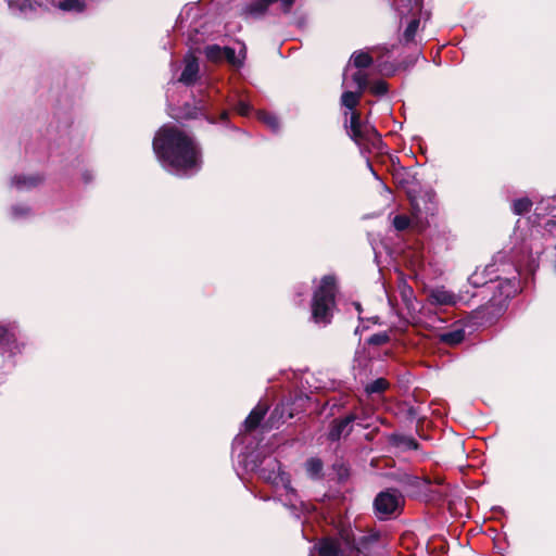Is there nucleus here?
<instances>
[{
  "mask_svg": "<svg viewBox=\"0 0 556 556\" xmlns=\"http://www.w3.org/2000/svg\"><path fill=\"white\" fill-rule=\"evenodd\" d=\"M152 146L162 167L170 174L190 177L202 167L199 143L176 126H162L156 131Z\"/></svg>",
  "mask_w": 556,
  "mask_h": 556,
  "instance_id": "nucleus-1",
  "label": "nucleus"
},
{
  "mask_svg": "<svg viewBox=\"0 0 556 556\" xmlns=\"http://www.w3.org/2000/svg\"><path fill=\"white\" fill-rule=\"evenodd\" d=\"M237 462L245 471H257L261 479L273 485L276 491L283 490L286 498L281 501L286 507L296 510L298 494L291 486L290 476L281 470L277 458L267 456L261 458L260 453L240 452Z\"/></svg>",
  "mask_w": 556,
  "mask_h": 556,
  "instance_id": "nucleus-2",
  "label": "nucleus"
},
{
  "mask_svg": "<svg viewBox=\"0 0 556 556\" xmlns=\"http://www.w3.org/2000/svg\"><path fill=\"white\" fill-rule=\"evenodd\" d=\"M362 91H351L346 90L341 96V104L349 111H351L350 114V122L348 124V121H345V127L348 129V134L351 137V139L359 147V148H377L378 144L381 143L380 137L377 132V130L369 126L364 125L361 123L359 114L355 111H353L362 97Z\"/></svg>",
  "mask_w": 556,
  "mask_h": 556,
  "instance_id": "nucleus-3",
  "label": "nucleus"
},
{
  "mask_svg": "<svg viewBox=\"0 0 556 556\" xmlns=\"http://www.w3.org/2000/svg\"><path fill=\"white\" fill-rule=\"evenodd\" d=\"M337 285L334 276L327 275L320 280L312 301V318L321 326L331 323L332 312L336 306Z\"/></svg>",
  "mask_w": 556,
  "mask_h": 556,
  "instance_id": "nucleus-4",
  "label": "nucleus"
},
{
  "mask_svg": "<svg viewBox=\"0 0 556 556\" xmlns=\"http://www.w3.org/2000/svg\"><path fill=\"white\" fill-rule=\"evenodd\" d=\"M350 540H353V528L344 527L337 535L321 539L316 549L319 556H353Z\"/></svg>",
  "mask_w": 556,
  "mask_h": 556,
  "instance_id": "nucleus-5",
  "label": "nucleus"
},
{
  "mask_svg": "<svg viewBox=\"0 0 556 556\" xmlns=\"http://www.w3.org/2000/svg\"><path fill=\"white\" fill-rule=\"evenodd\" d=\"M20 324L14 319L0 320V355L13 357L22 353L24 343L18 341Z\"/></svg>",
  "mask_w": 556,
  "mask_h": 556,
  "instance_id": "nucleus-6",
  "label": "nucleus"
},
{
  "mask_svg": "<svg viewBox=\"0 0 556 556\" xmlns=\"http://www.w3.org/2000/svg\"><path fill=\"white\" fill-rule=\"evenodd\" d=\"M497 271L498 269L496 264H488L481 270L477 268L475 273L469 276L468 282L475 288H480L489 282L500 281L497 288L500 289L501 294L509 298L515 292V283L509 279L502 281Z\"/></svg>",
  "mask_w": 556,
  "mask_h": 556,
  "instance_id": "nucleus-7",
  "label": "nucleus"
},
{
  "mask_svg": "<svg viewBox=\"0 0 556 556\" xmlns=\"http://www.w3.org/2000/svg\"><path fill=\"white\" fill-rule=\"evenodd\" d=\"M381 533L377 530L361 531L353 529V540L351 541V548L353 556H369L374 548L380 542Z\"/></svg>",
  "mask_w": 556,
  "mask_h": 556,
  "instance_id": "nucleus-8",
  "label": "nucleus"
},
{
  "mask_svg": "<svg viewBox=\"0 0 556 556\" xmlns=\"http://www.w3.org/2000/svg\"><path fill=\"white\" fill-rule=\"evenodd\" d=\"M400 502L401 495L396 490L389 489L380 492L374 501L376 515L380 519L387 518L397 509Z\"/></svg>",
  "mask_w": 556,
  "mask_h": 556,
  "instance_id": "nucleus-9",
  "label": "nucleus"
},
{
  "mask_svg": "<svg viewBox=\"0 0 556 556\" xmlns=\"http://www.w3.org/2000/svg\"><path fill=\"white\" fill-rule=\"evenodd\" d=\"M355 414H349L343 418L333 419L330 424L327 438L331 442H337L346 438L353 430V424L357 420Z\"/></svg>",
  "mask_w": 556,
  "mask_h": 556,
  "instance_id": "nucleus-10",
  "label": "nucleus"
},
{
  "mask_svg": "<svg viewBox=\"0 0 556 556\" xmlns=\"http://www.w3.org/2000/svg\"><path fill=\"white\" fill-rule=\"evenodd\" d=\"M460 299L459 295L447 290L444 286L434 287L428 291V301L432 305L452 306L456 305Z\"/></svg>",
  "mask_w": 556,
  "mask_h": 556,
  "instance_id": "nucleus-11",
  "label": "nucleus"
},
{
  "mask_svg": "<svg viewBox=\"0 0 556 556\" xmlns=\"http://www.w3.org/2000/svg\"><path fill=\"white\" fill-rule=\"evenodd\" d=\"M42 181L43 176L40 174H20L14 175L10 184L11 187L15 188L17 191L25 192L38 187Z\"/></svg>",
  "mask_w": 556,
  "mask_h": 556,
  "instance_id": "nucleus-12",
  "label": "nucleus"
},
{
  "mask_svg": "<svg viewBox=\"0 0 556 556\" xmlns=\"http://www.w3.org/2000/svg\"><path fill=\"white\" fill-rule=\"evenodd\" d=\"M185 67L179 77V81L186 86L193 85L199 77V62L198 59L192 54H187L184 59Z\"/></svg>",
  "mask_w": 556,
  "mask_h": 556,
  "instance_id": "nucleus-13",
  "label": "nucleus"
},
{
  "mask_svg": "<svg viewBox=\"0 0 556 556\" xmlns=\"http://www.w3.org/2000/svg\"><path fill=\"white\" fill-rule=\"evenodd\" d=\"M275 0H252L242 9V15L247 18H261Z\"/></svg>",
  "mask_w": 556,
  "mask_h": 556,
  "instance_id": "nucleus-14",
  "label": "nucleus"
},
{
  "mask_svg": "<svg viewBox=\"0 0 556 556\" xmlns=\"http://www.w3.org/2000/svg\"><path fill=\"white\" fill-rule=\"evenodd\" d=\"M556 217V195L542 199L535 206L533 223L541 224L545 217Z\"/></svg>",
  "mask_w": 556,
  "mask_h": 556,
  "instance_id": "nucleus-15",
  "label": "nucleus"
},
{
  "mask_svg": "<svg viewBox=\"0 0 556 556\" xmlns=\"http://www.w3.org/2000/svg\"><path fill=\"white\" fill-rule=\"evenodd\" d=\"M465 338L466 331L462 326H455L453 329L438 334L439 341L448 346H456L460 344Z\"/></svg>",
  "mask_w": 556,
  "mask_h": 556,
  "instance_id": "nucleus-16",
  "label": "nucleus"
},
{
  "mask_svg": "<svg viewBox=\"0 0 556 556\" xmlns=\"http://www.w3.org/2000/svg\"><path fill=\"white\" fill-rule=\"evenodd\" d=\"M267 405L257 404L243 421L244 431L249 432L258 427L261 420L267 413Z\"/></svg>",
  "mask_w": 556,
  "mask_h": 556,
  "instance_id": "nucleus-17",
  "label": "nucleus"
},
{
  "mask_svg": "<svg viewBox=\"0 0 556 556\" xmlns=\"http://www.w3.org/2000/svg\"><path fill=\"white\" fill-rule=\"evenodd\" d=\"M8 5L11 12L18 17H28L36 10L30 0H9Z\"/></svg>",
  "mask_w": 556,
  "mask_h": 556,
  "instance_id": "nucleus-18",
  "label": "nucleus"
},
{
  "mask_svg": "<svg viewBox=\"0 0 556 556\" xmlns=\"http://www.w3.org/2000/svg\"><path fill=\"white\" fill-rule=\"evenodd\" d=\"M348 71H349V67L346 68L345 72H348ZM351 79H352L353 84L349 83L346 73H344L343 84H342L343 87L355 86L358 91L363 92L367 88V86H368V77L361 70H358L355 73H353L352 76H351Z\"/></svg>",
  "mask_w": 556,
  "mask_h": 556,
  "instance_id": "nucleus-19",
  "label": "nucleus"
},
{
  "mask_svg": "<svg viewBox=\"0 0 556 556\" xmlns=\"http://www.w3.org/2000/svg\"><path fill=\"white\" fill-rule=\"evenodd\" d=\"M372 58L368 52L356 51L350 59V64H353L357 70L367 68L372 64Z\"/></svg>",
  "mask_w": 556,
  "mask_h": 556,
  "instance_id": "nucleus-20",
  "label": "nucleus"
},
{
  "mask_svg": "<svg viewBox=\"0 0 556 556\" xmlns=\"http://www.w3.org/2000/svg\"><path fill=\"white\" fill-rule=\"evenodd\" d=\"M33 216V210L27 204H14L10 207V217L13 220H24Z\"/></svg>",
  "mask_w": 556,
  "mask_h": 556,
  "instance_id": "nucleus-21",
  "label": "nucleus"
},
{
  "mask_svg": "<svg viewBox=\"0 0 556 556\" xmlns=\"http://www.w3.org/2000/svg\"><path fill=\"white\" fill-rule=\"evenodd\" d=\"M58 8L65 12L80 13L85 10L86 3L84 0H60Z\"/></svg>",
  "mask_w": 556,
  "mask_h": 556,
  "instance_id": "nucleus-22",
  "label": "nucleus"
},
{
  "mask_svg": "<svg viewBox=\"0 0 556 556\" xmlns=\"http://www.w3.org/2000/svg\"><path fill=\"white\" fill-rule=\"evenodd\" d=\"M422 0H400L399 11L401 14L421 12Z\"/></svg>",
  "mask_w": 556,
  "mask_h": 556,
  "instance_id": "nucleus-23",
  "label": "nucleus"
},
{
  "mask_svg": "<svg viewBox=\"0 0 556 556\" xmlns=\"http://www.w3.org/2000/svg\"><path fill=\"white\" fill-rule=\"evenodd\" d=\"M532 205L531 199L522 197L513 201L511 211L515 215H523L531 210Z\"/></svg>",
  "mask_w": 556,
  "mask_h": 556,
  "instance_id": "nucleus-24",
  "label": "nucleus"
},
{
  "mask_svg": "<svg viewBox=\"0 0 556 556\" xmlns=\"http://www.w3.org/2000/svg\"><path fill=\"white\" fill-rule=\"evenodd\" d=\"M388 388H389V382L384 378H378V379L366 384L365 392L368 395L380 394V393L384 392Z\"/></svg>",
  "mask_w": 556,
  "mask_h": 556,
  "instance_id": "nucleus-25",
  "label": "nucleus"
},
{
  "mask_svg": "<svg viewBox=\"0 0 556 556\" xmlns=\"http://www.w3.org/2000/svg\"><path fill=\"white\" fill-rule=\"evenodd\" d=\"M257 117L261 122H263L273 131L279 130L280 122H279V118L275 114L267 113V112H258Z\"/></svg>",
  "mask_w": 556,
  "mask_h": 556,
  "instance_id": "nucleus-26",
  "label": "nucleus"
},
{
  "mask_svg": "<svg viewBox=\"0 0 556 556\" xmlns=\"http://www.w3.org/2000/svg\"><path fill=\"white\" fill-rule=\"evenodd\" d=\"M224 50L225 47H220L218 45H210L205 47L204 54L210 61L219 62L223 61Z\"/></svg>",
  "mask_w": 556,
  "mask_h": 556,
  "instance_id": "nucleus-27",
  "label": "nucleus"
},
{
  "mask_svg": "<svg viewBox=\"0 0 556 556\" xmlns=\"http://www.w3.org/2000/svg\"><path fill=\"white\" fill-rule=\"evenodd\" d=\"M419 24H420V21L416 16L409 21V23L406 26L404 34H403V39L406 42H410L414 40L416 33L418 30Z\"/></svg>",
  "mask_w": 556,
  "mask_h": 556,
  "instance_id": "nucleus-28",
  "label": "nucleus"
},
{
  "mask_svg": "<svg viewBox=\"0 0 556 556\" xmlns=\"http://www.w3.org/2000/svg\"><path fill=\"white\" fill-rule=\"evenodd\" d=\"M389 341H390L389 333L386 331H382V332H378V333L370 336L367 339V344L379 346V345H383V344L388 343Z\"/></svg>",
  "mask_w": 556,
  "mask_h": 556,
  "instance_id": "nucleus-29",
  "label": "nucleus"
},
{
  "mask_svg": "<svg viewBox=\"0 0 556 556\" xmlns=\"http://www.w3.org/2000/svg\"><path fill=\"white\" fill-rule=\"evenodd\" d=\"M306 470L312 477H317L323 470V463L318 458H311L306 462Z\"/></svg>",
  "mask_w": 556,
  "mask_h": 556,
  "instance_id": "nucleus-30",
  "label": "nucleus"
},
{
  "mask_svg": "<svg viewBox=\"0 0 556 556\" xmlns=\"http://www.w3.org/2000/svg\"><path fill=\"white\" fill-rule=\"evenodd\" d=\"M289 408V405H279L277 406L270 418H275L276 416H279V419L282 420V422H286L287 420L291 419L293 417V414L288 409Z\"/></svg>",
  "mask_w": 556,
  "mask_h": 556,
  "instance_id": "nucleus-31",
  "label": "nucleus"
},
{
  "mask_svg": "<svg viewBox=\"0 0 556 556\" xmlns=\"http://www.w3.org/2000/svg\"><path fill=\"white\" fill-rule=\"evenodd\" d=\"M392 224L397 231H404L409 227L410 220L406 215L400 214L394 216Z\"/></svg>",
  "mask_w": 556,
  "mask_h": 556,
  "instance_id": "nucleus-32",
  "label": "nucleus"
},
{
  "mask_svg": "<svg viewBox=\"0 0 556 556\" xmlns=\"http://www.w3.org/2000/svg\"><path fill=\"white\" fill-rule=\"evenodd\" d=\"M223 60H226L231 65L240 66L242 64V60H240L236 55V51L232 48L225 47L224 53H223Z\"/></svg>",
  "mask_w": 556,
  "mask_h": 556,
  "instance_id": "nucleus-33",
  "label": "nucleus"
},
{
  "mask_svg": "<svg viewBox=\"0 0 556 556\" xmlns=\"http://www.w3.org/2000/svg\"><path fill=\"white\" fill-rule=\"evenodd\" d=\"M388 84L382 79L376 80L370 85V91L375 96H384L388 92Z\"/></svg>",
  "mask_w": 556,
  "mask_h": 556,
  "instance_id": "nucleus-34",
  "label": "nucleus"
},
{
  "mask_svg": "<svg viewBox=\"0 0 556 556\" xmlns=\"http://www.w3.org/2000/svg\"><path fill=\"white\" fill-rule=\"evenodd\" d=\"M394 179L399 185L406 186L414 179V176H412L410 173L403 170L395 173Z\"/></svg>",
  "mask_w": 556,
  "mask_h": 556,
  "instance_id": "nucleus-35",
  "label": "nucleus"
},
{
  "mask_svg": "<svg viewBox=\"0 0 556 556\" xmlns=\"http://www.w3.org/2000/svg\"><path fill=\"white\" fill-rule=\"evenodd\" d=\"M251 110L250 104L243 100H240L236 105V111L242 116H248Z\"/></svg>",
  "mask_w": 556,
  "mask_h": 556,
  "instance_id": "nucleus-36",
  "label": "nucleus"
},
{
  "mask_svg": "<svg viewBox=\"0 0 556 556\" xmlns=\"http://www.w3.org/2000/svg\"><path fill=\"white\" fill-rule=\"evenodd\" d=\"M278 2V0H275ZM280 7L285 13H289L295 0H279Z\"/></svg>",
  "mask_w": 556,
  "mask_h": 556,
  "instance_id": "nucleus-37",
  "label": "nucleus"
},
{
  "mask_svg": "<svg viewBox=\"0 0 556 556\" xmlns=\"http://www.w3.org/2000/svg\"><path fill=\"white\" fill-rule=\"evenodd\" d=\"M556 217H551L546 219L545 222H541V224H538L539 226H542L545 230L552 231L553 227L556 225Z\"/></svg>",
  "mask_w": 556,
  "mask_h": 556,
  "instance_id": "nucleus-38",
  "label": "nucleus"
},
{
  "mask_svg": "<svg viewBox=\"0 0 556 556\" xmlns=\"http://www.w3.org/2000/svg\"><path fill=\"white\" fill-rule=\"evenodd\" d=\"M406 482L410 485H418L420 483V480L418 477L408 476L406 477Z\"/></svg>",
  "mask_w": 556,
  "mask_h": 556,
  "instance_id": "nucleus-39",
  "label": "nucleus"
},
{
  "mask_svg": "<svg viewBox=\"0 0 556 556\" xmlns=\"http://www.w3.org/2000/svg\"><path fill=\"white\" fill-rule=\"evenodd\" d=\"M405 441H406V445L408 448L416 450L418 447V443L416 442V440H414L412 438H407Z\"/></svg>",
  "mask_w": 556,
  "mask_h": 556,
  "instance_id": "nucleus-40",
  "label": "nucleus"
},
{
  "mask_svg": "<svg viewBox=\"0 0 556 556\" xmlns=\"http://www.w3.org/2000/svg\"><path fill=\"white\" fill-rule=\"evenodd\" d=\"M83 179H84L85 182H90L93 179L92 173L89 172V170H85L83 173Z\"/></svg>",
  "mask_w": 556,
  "mask_h": 556,
  "instance_id": "nucleus-41",
  "label": "nucleus"
},
{
  "mask_svg": "<svg viewBox=\"0 0 556 556\" xmlns=\"http://www.w3.org/2000/svg\"><path fill=\"white\" fill-rule=\"evenodd\" d=\"M244 440H245V437L244 434L240 433L238 434L235 440H233V445H239V444H243L244 443Z\"/></svg>",
  "mask_w": 556,
  "mask_h": 556,
  "instance_id": "nucleus-42",
  "label": "nucleus"
},
{
  "mask_svg": "<svg viewBox=\"0 0 556 556\" xmlns=\"http://www.w3.org/2000/svg\"><path fill=\"white\" fill-rule=\"evenodd\" d=\"M354 306H355V309L358 312V314H361V313H362V311H363V309H362V305H361V303L355 302V303H354Z\"/></svg>",
  "mask_w": 556,
  "mask_h": 556,
  "instance_id": "nucleus-43",
  "label": "nucleus"
},
{
  "mask_svg": "<svg viewBox=\"0 0 556 556\" xmlns=\"http://www.w3.org/2000/svg\"><path fill=\"white\" fill-rule=\"evenodd\" d=\"M367 166L369 167V169L371 170L372 175L375 176V178L379 179V176L376 174V172L372 169L371 167V164L369 162H367Z\"/></svg>",
  "mask_w": 556,
  "mask_h": 556,
  "instance_id": "nucleus-44",
  "label": "nucleus"
},
{
  "mask_svg": "<svg viewBox=\"0 0 556 556\" xmlns=\"http://www.w3.org/2000/svg\"><path fill=\"white\" fill-rule=\"evenodd\" d=\"M192 33H194L195 35L199 34V29L197 26H194L191 30H190V37L192 38Z\"/></svg>",
  "mask_w": 556,
  "mask_h": 556,
  "instance_id": "nucleus-45",
  "label": "nucleus"
},
{
  "mask_svg": "<svg viewBox=\"0 0 556 556\" xmlns=\"http://www.w3.org/2000/svg\"><path fill=\"white\" fill-rule=\"evenodd\" d=\"M227 116H228V113H227L226 111H225V112H223V114H222V118H223V119H226V118H227Z\"/></svg>",
  "mask_w": 556,
  "mask_h": 556,
  "instance_id": "nucleus-46",
  "label": "nucleus"
},
{
  "mask_svg": "<svg viewBox=\"0 0 556 556\" xmlns=\"http://www.w3.org/2000/svg\"><path fill=\"white\" fill-rule=\"evenodd\" d=\"M405 289L408 291V293H409V294H412V293H413V290H412V288H410V287H405Z\"/></svg>",
  "mask_w": 556,
  "mask_h": 556,
  "instance_id": "nucleus-47",
  "label": "nucleus"
}]
</instances>
